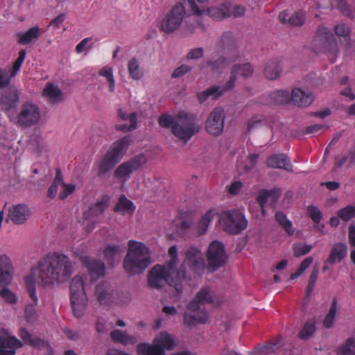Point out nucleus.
<instances>
[{
    "label": "nucleus",
    "instance_id": "obj_1",
    "mask_svg": "<svg viewBox=\"0 0 355 355\" xmlns=\"http://www.w3.org/2000/svg\"><path fill=\"white\" fill-rule=\"evenodd\" d=\"M73 273L72 263L69 258L60 252H49L42 257L37 265L31 268V273L24 277V284L31 303L25 308L28 315L38 303L36 295V282L44 287L53 286L55 283H64Z\"/></svg>",
    "mask_w": 355,
    "mask_h": 355
},
{
    "label": "nucleus",
    "instance_id": "obj_2",
    "mask_svg": "<svg viewBox=\"0 0 355 355\" xmlns=\"http://www.w3.org/2000/svg\"><path fill=\"white\" fill-rule=\"evenodd\" d=\"M157 123L160 127L170 129L176 138L185 144L200 130L196 116L184 112L175 116L162 114L158 117Z\"/></svg>",
    "mask_w": 355,
    "mask_h": 355
},
{
    "label": "nucleus",
    "instance_id": "obj_3",
    "mask_svg": "<svg viewBox=\"0 0 355 355\" xmlns=\"http://www.w3.org/2000/svg\"><path fill=\"white\" fill-rule=\"evenodd\" d=\"M186 277V270L183 267L178 270L169 269L166 265L154 266L149 271L148 282L150 287L159 288L168 284L173 287L178 294L182 292V282Z\"/></svg>",
    "mask_w": 355,
    "mask_h": 355
},
{
    "label": "nucleus",
    "instance_id": "obj_4",
    "mask_svg": "<svg viewBox=\"0 0 355 355\" xmlns=\"http://www.w3.org/2000/svg\"><path fill=\"white\" fill-rule=\"evenodd\" d=\"M128 251L123 261L125 271L129 275L143 272L151 263L149 249L143 243L130 240Z\"/></svg>",
    "mask_w": 355,
    "mask_h": 355
},
{
    "label": "nucleus",
    "instance_id": "obj_5",
    "mask_svg": "<svg viewBox=\"0 0 355 355\" xmlns=\"http://www.w3.org/2000/svg\"><path fill=\"white\" fill-rule=\"evenodd\" d=\"M253 67L250 63L243 64H235L232 67L230 72L229 81L222 86L212 85L202 92L197 94L198 101L200 103L206 101L209 97L213 99H217L221 96L225 92L232 90L234 87L237 76L248 77L252 75Z\"/></svg>",
    "mask_w": 355,
    "mask_h": 355
},
{
    "label": "nucleus",
    "instance_id": "obj_6",
    "mask_svg": "<svg viewBox=\"0 0 355 355\" xmlns=\"http://www.w3.org/2000/svg\"><path fill=\"white\" fill-rule=\"evenodd\" d=\"M130 141L131 137L128 135L117 139L112 144L100 162L98 171L99 177L112 171L120 162L123 153L128 148Z\"/></svg>",
    "mask_w": 355,
    "mask_h": 355
},
{
    "label": "nucleus",
    "instance_id": "obj_7",
    "mask_svg": "<svg viewBox=\"0 0 355 355\" xmlns=\"http://www.w3.org/2000/svg\"><path fill=\"white\" fill-rule=\"evenodd\" d=\"M70 302L73 315L76 318L82 317L87 305V298L85 291L84 280L81 276H75L71 282Z\"/></svg>",
    "mask_w": 355,
    "mask_h": 355
},
{
    "label": "nucleus",
    "instance_id": "obj_8",
    "mask_svg": "<svg viewBox=\"0 0 355 355\" xmlns=\"http://www.w3.org/2000/svg\"><path fill=\"white\" fill-rule=\"evenodd\" d=\"M313 48L315 53H325L332 57L336 55L337 42L330 28L324 26L318 27L313 40Z\"/></svg>",
    "mask_w": 355,
    "mask_h": 355
},
{
    "label": "nucleus",
    "instance_id": "obj_9",
    "mask_svg": "<svg viewBox=\"0 0 355 355\" xmlns=\"http://www.w3.org/2000/svg\"><path fill=\"white\" fill-rule=\"evenodd\" d=\"M218 221L225 232L234 234H239L248 225L245 216L236 209L220 212L218 215Z\"/></svg>",
    "mask_w": 355,
    "mask_h": 355
},
{
    "label": "nucleus",
    "instance_id": "obj_10",
    "mask_svg": "<svg viewBox=\"0 0 355 355\" xmlns=\"http://www.w3.org/2000/svg\"><path fill=\"white\" fill-rule=\"evenodd\" d=\"M187 15L185 7L182 3L174 5L162 20L160 30L165 33H172L182 25Z\"/></svg>",
    "mask_w": 355,
    "mask_h": 355
},
{
    "label": "nucleus",
    "instance_id": "obj_11",
    "mask_svg": "<svg viewBox=\"0 0 355 355\" xmlns=\"http://www.w3.org/2000/svg\"><path fill=\"white\" fill-rule=\"evenodd\" d=\"M40 119L38 106L31 102L21 105L17 114L16 124L22 128H30L36 125Z\"/></svg>",
    "mask_w": 355,
    "mask_h": 355
},
{
    "label": "nucleus",
    "instance_id": "obj_12",
    "mask_svg": "<svg viewBox=\"0 0 355 355\" xmlns=\"http://www.w3.org/2000/svg\"><path fill=\"white\" fill-rule=\"evenodd\" d=\"M207 257L211 271L223 266L227 260L224 245L218 241H212L209 245Z\"/></svg>",
    "mask_w": 355,
    "mask_h": 355
},
{
    "label": "nucleus",
    "instance_id": "obj_13",
    "mask_svg": "<svg viewBox=\"0 0 355 355\" xmlns=\"http://www.w3.org/2000/svg\"><path fill=\"white\" fill-rule=\"evenodd\" d=\"M225 114L222 107H215L205 121L206 131L213 136L220 135L224 129Z\"/></svg>",
    "mask_w": 355,
    "mask_h": 355
},
{
    "label": "nucleus",
    "instance_id": "obj_14",
    "mask_svg": "<svg viewBox=\"0 0 355 355\" xmlns=\"http://www.w3.org/2000/svg\"><path fill=\"white\" fill-rule=\"evenodd\" d=\"M146 162V158L143 153L135 155L120 164L114 171V176L126 180L134 171L138 170Z\"/></svg>",
    "mask_w": 355,
    "mask_h": 355
},
{
    "label": "nucleus",
    "instance_id": "obj_15",
    "mask_svg": "<svg viewBox=\"0 0 355 355\" xmlns=\"http://www.w3.org/2000/svg\"><path fill=\"white\" fill-rule=\"evenodd\" d=\"M205 304H219V300L209 287L201 288L194 299L188 304L187 308L188 311L195 313L200 310V305Z\"/></svg>",
    "mask_w": 355,
    "mask_h": 355
},
{
    "label": "nucleus",
    "instance_id": "obj_16",
    "mask_svg": "<svg viewBox=\"0 0 355 355\" xmlns=\"http://www.w3.org/2000/svg\"><path fill=\"white\" fill-rule=\"evenodd\" d=\"M218 51L228 53L230 56L239 59L240 54L238 51L237 42L230 31L224 32L216 44Z\"/></svg>",
    "mask_w": 355,
    "mask_h": 355
},
{
    "label": "nucleus",
    "instance_id": "obj_17",
    "mask_svg": "<svg viewBox=\"0 0 355 355\" xmlns=\"http://www.w3.org/2000/svg\"><path fill=\"white\" fill-rule=\"evenodd\" d=\"M185 257L190 269L196 274L202 273L205 270V260L200 250L190 247L185 252Z\"/></svg>",
    "mask_w": 355,
    "mask_h": 355
},
{
    "label": "nucleus",
    "instance_id": "obj_18",
    "mask_svg": "<svg viewBox=\"0 0 355 355\" xmlns=\"http://www.w3.org/2000/svg\"><path fill=\"white\" fill-rule=\"evenodd\" d=\"M0 96L2 109L6 112L15 109L19 101L18 91L14 87L0 90Z\"/></svg>",
    "mask_w": 355,
    "mask_h": 355
},
{
    "label": "nucleus",
    "instance_id": "obj_19",
    "mask_svg": "<svg viewBox=\"0 0 355 355\" xmlns=\"http://www.w3.org/2000/svg\"><path fill=\"white\" fill-rule=\"evenodd\" d=\"M22 346L23 343L15 336L0 334V355H15L17 349Z\"/></svg>",
    "mask_w": 355,
    "mask_h": 355
},
{
    "label": "nucleus",
    "instance_id": "obj_20",
    "mask_svg": "<svg viewBox=\"0 0 355 355\" xmlns=\"http://www.w3.org/2000/svg\"><path fill=\"white\" fill-rule=\"evenodd\" d=\"M13 273L10 259L6 254L0 255V286H8L12 280Z\"/></svg>",
    "mask_w": 355,
    "mask_h": 355
},
{
    "label": "nucleus",
    "instance_id": "obj_21",
    "mask_svg": "<svg viewBox=\"0 0 355 355\" xmlns=\"http://www.w3.org/2000/svg\"><path fill=\"white\" fill-rule=\"evenodd\" d=\"M291 101L290 92L287 90H277L263 95L260 102L267 105H282Z\"/></svg>",
    "mask_w": 355,
    "mask_h": 355
},
{
    "label": "nucleus",
    "instance_id": "obj_22",
    "mask_svg": "<svg viewBox=\"0 0 355 355\" xmlns=\"http://www.w3.org/2000/svg\"><path fill=\"white\" fill-rule=\"evenodd\" d=\"M110 198L107 195L103 196L96 202L90 206L89 209L83 213L84 220H90L96 218L103 214L108 207Z\"/></svg>",
    "mask_w": 355,
    "mask_h": 355
},
{
    "label": "nucleus",
    "instance_id": "obj_23",
    "mask_svg": "<svg viewBox=\"0 0 355 355\" xmlns=\"http://www.w3.org/2000/svg\"><path fill=\"white\" fill-rule=\"evenodd\" d=\"M266 165L269 168L284 169L288 172H293V165L290 159L284 153L273 154L266 160Z\"/></svg>",
    "mask_w": 355,
    "mask_h": 355
},
{
    "label": "nucleus",
    "instance_id": "obj_24",
    "mask_svg": "<svg viewBox=\"0 0 355 355\" xmlns=\"http://www.w3.org/2000/svg\"><path fill=\"white\" fill-rule=\"evenodd\" d=\"M30 215L29 208L23 204H18L9 209L8 217L16 225L24 223Z\"/></svg>",
    "mask_w": 355,
    "mask_h": 355
},
{
    "label": "nucleus",
    "instance_id": "obj_25",
    "mask_svg": "<svg viewBox=\"0 0 355 355\" xmlns=\"http://www.w3.org/2000/svg\"><path fill=\"white\" fill-rule=\"evenodd\" d=\"M279 19L284 24L301 26L305 22V12L302 10H297L290 15L288 11L284 10L279 12Z\"/></svg>",
    "mask_w": 355,
    "mask_h": 355
},
{
    "label": "nucleus",
    "instance_id": "obj_26",
    "mask_svg": "<svg viewBox=\"0 0 355 355\" xmlns=\"http://www.w3.org/2000/svg\"><path fill=\"white\" fill-rule=\"evenodd\" d=\"M89 275L92 282H96L105 275V266L101 260L87 259L85 261Z\"/></svg>",
    "mask_w": 355,
    "mask_h": 355
},
{
    "label": "nucleus",
    "instance_id": "obj_27",
    "mask_svg": "<svg viewBox=\"0 0 355 355\" xmlns=\"http://www.w3.org/2000/svg\"><path fill=\"white\" fill-rule=\"evenodd\" d=\"M19 336L25 344L28 345L38 349H46L50 345L49 343L37 336H33L32 334L25 328H22L19 331Z\"/></svg>",
    "mask_w": 355,
    "mask_h": 355
},
{
    "label": "nucleus",
    "instance_id": "obj_28",
    "mask_svg": "<svg viewBox=\"0 0 355 355\" xmlns=\"http://www.w3.org/2000/svg\"><path fill=\"white\" fill-rule=\"evenodd\" d=\"M281 196V191L278 188H273L270 190L261 191L257 198V200L261 208L263 214H265L264 205L270 202L271 204H275Z\"/></svg>",
    "mask_w": 355,
    "mask_h": 355
},
{
    "label": "nucleus",
    "instance_id": "obj_29",
    "mask_svg": "<svg viewBox=\"0 0 355 355\" xmlns=\"http://www.w3.org/2000/svg\"><path fill=\"white\" fill-rule=\"evenodd\" d=\"M347 254V245L344 243H336L331 248L330 254L327 259V263H329L330 266H333L336 262L342 261Z\"/></svg>",
    "mask_w": 355,
    "mask_h": 355
},
{
    "label": "nucleus",
    "instance_id": "obj_30",
    "mask_svg": "<svg viewBox=\"0 0 355 355\" xmlns=\"http://www.w3.org/2000/svg\"><path fill=\"white\" fill-rule=\"evenodd\" d=\"M40 35V28L38 26H33L26 32L17 34V42L21 45H27L37 41Z\"/></svg>",
    "mask_w": 355,
    "mask_h": 355
},
{
    "label": "nucleus",
    "instance_id": "obj_31",
    "mask_svg": "<svg viewBox=\"0 0 355 355\" xmlns=\"http://www.w3.org/2000/svg\"><path fill=\"white\" fill-rule=\"evenodd\" d=\"M291 100L299 107H307L313 102V97L311 94H307L301 89L295 88L293 89Z\"/></svg>",
    "mask_w": 355,
    "mask_h": 355
},
{
    "label": "nucleus",
    "instance_id": "obj_32",
    "mask_svg": "<svg viewBox=\"0 0 355 355\" xmlns=\"http://www.w3.org/2000/svg\"><path fill=\"white\" fill-rule=\"evenodd\" d=\"M334 32L338 36L342 46L347 49L351 46V28L345 24H337L334 27Z\"/></svg>",
    "mask_w": 355,
    "mask_h": 355
},
{
    "label": "nucleus",
    "instance_id": "obj_33",
    "mask_svg": "<svg viewBox=\"0 0 355 355\" xmlns=\"http://www.w3.org/2000/svg\"><path fill=\"white\" fill-rule=\"evenodd\" d=\"M200 10L202 12L200 15L207 13L215 20L230 17V4L228 3H223L219 7H211L207 10Z\"/></svg>",
    "mask_w": 355,
    "mask_h": 355
},
{
    "label": "nucleus",
    "instance_id": "obj_34",
    "mask_svg": "<svg viewBox=\"0 0 355 355\" xmlns=\"http://www.w3.org/2000/svg\"><path fill=\"white\" fill-rule=\"evenodd\" d=\"M282 67L277 59L269 60L265 67L264 75L268 80H275L279 77Z\"/></svg>",
    "mask_w": 355,
    "mask_h": 355
},
{
    "label": "nucleus",
    "instance_id": "obj_35",
    "mask_svg": "<svg viewBox=\"0 0 355 355\" xmlns=\"http://www.w3.org/2000/svg\"><path fill=\"white\" fill-rule=\"evenodd\" d=\"M138 355H165L164 350L155 341L153 345L140 343L137 347Z\"/></svg>",
    "mask_w": 355,
    "mask_h": 355
},
{
    "label": "nucleus",
    "instance_id": "obj_36",
    "mask_svg": "<svg viewBox=\"0 0 355 355\" xmlns=\"http://www.w3.org/2000/svg\"><path fill=\"white\" fill-rule=\"evenodd\" d=\"M208 317L207 313L200 311L198 315L185 312L184 314V322L190 329L194 327L198 324H205L207 321Z\"/></svg>",
    "mask_w": 355,
    "mask_h": 355
},
{
    "label": "nucleus",
    "instance_id": "obj_37",
    "mask_svg": "<svg viewBox=\"0 0 355 355\" xmlns=\"http://www.w3.org/2000/svg\"><path fill=\"white\" fill-rule=\"evenodd\" d=\"M95 295L101 304H107L112 296L110 286L106 283H102L96 286Z\"/></svg>",
    "mask_w": 355,
    "mask_h": 355
},
{
    "label": "nucleus",
    "instance_id": "obj_38",
    "mask_svg": "<svg viewBox=\"0 0 355 355\" xmlns=\"http://www.w3.org/2000/svg\"><path fill=\"white\" fill-rule=\"evenodd\" d=\"M123 248L119 245H108L103 250V255L106 261L113 265L116 259L119 258Z\"/></svg>",
    "mask_w": 355,
    "mask_h": 355
},
{
    "label": "nucleus",
    "instance_id": "obj_39",
    "mask_svg": "<svg viewBox=\"0 0 355 355\" xmlns=\"http://www.w3.org/2000/svg\"><path fill=\"white\" fill-rule=\"evenodd\" d=\"M110 337L113 342H119L123 345H134L137 341L136 336L128 335L119 329L112 331L110 333Z\"/></svg>",
    "mask_w": 355,
    "mask_h": 355
},
{
    "label": "nucleus",
    "instance_id": "obj_40",
    "mask_svg": "<svg viewBox=\"0 0 355 355\" xmlns=\"http://www.w3.org/2000/svg\"><path fill=\"white\" fill-rule=\"evenodd\" d=\"M237 60L233 56H229L228 58L221 56L216 60L207 61V64L213 71H219L225 69L231 62H235Z\"/></svg>",
    "mask_w": 355,
    "mask_h": 355
},
{
    "label": "nucleus",
    "instance_id": "obj_41",
    "mask_svg": "<svg viewBox=\"0 0 355 355\" xmlns=\"http://www.w3.org/2000/svg\"><path fill=\"white\" fill-rule=\"evenodd\" d=\"M216 214L215 209H209L202 216L197 225L198 235L200 236L206 233L209 223Z\"/></svg>",
    "mask_w": 355,
    "mask_h": 355
},
{
    "label": "nucleus",
    "instance_id": "obj_42",
    "mask_svg": "<svg viewBox=\"0 0 355 355\" xmlns=\"http://www.w3.org/2000/svg\"><path fill=\"white\" fill-rule=\"evenodd\" d=\"M135 209L134 203L128 199L124 195H122L116 205L114 210L116 212L124 214H132Z\"/></svg>",
    "mask_w": 355,
    "mask_h": 355
},
{
    "label": "nucleus",
    "instance_id": "obj_43",
    "mask_svg": "<svg viewBox=\"0 0 355 355\" xmlns=\"http://www.w3.org/2000/svg\"><path fill=\"white\" fill-rule=\"evenodd\" d=\"M42 96L48 97L53 103L60 100L62 92L59 87L53 83H47L43 90Z\"/></svg>",
    "mask_w": 355,
    "mask_h": 355
},
{
    "label": "nucleus",
    "instance_id": "obj_44",
    "mask_svg": "<svg viewBox=\"0 0 355 355\" xmlns=\"http://www.w3.org/2000/svg\"><path fill=\"white\" fill-rule=\"evenodd\" d=\"M154 341L159 346H161L163 348V350H172L175 347V343H174L173 338L169 334L166 332L160 333Z\"/></svg>",
    "mask_w": 355,
    "mask_h": 355
},
{
    "label": "nucleus",
    "instance_id": "obj_45",
    "mask_svg": "<svg viewBox=\"0 0 355 355\" xmlns=\"http://www.w3.org/2000/svg\"><path fill=\"white\" fill-rule=\"evenodd\" d=\"M193 219L187 213H180L178 221L176 222L175 226L177 231L183 233L184 231L190 229L193 225Z\"/></svg>",
    "mask_w": 355,
    "mask_h": 355
},
{
    "label": "nucleus",
    "instance_id": "obj_46",
    "mask_svg": "<svg viewBox=\"0 0 355 355\" xmlns=\"http://www.w3.org/2000/svg\"><path fill=\"white\" fill-rule=\"evenodd\" d=\"M128 70L130 76L134 80H139L142 76L143 72L140 69L138 60L133 58H131L128 63Z\"/></svg>",
    "mask_w": 355,
    "mask_h": 355
},
{
    "label": "nucleus",
    "instance_id": "obj_47",
    "mask_svg": "<svg viewBox=\"0 0 355 355\" xmlns=\"http://www.w3.org/2000/svg\"><path fill=\"white\" fill-rule=\"evenodd\" d=\"M98 75L106 78L109 84V91L113 92L115 89V80L113 76V69L112 67L105 66L98 71Z\"/></svg>",
    "mask_w": 355,
    "mask_h": 355
},
{
    "label": "nucleus",
    "instance_id": "obj_48",
    "mask_svg": "<svg viewBox=\"0 0 355 355\" xmlns=\"http://www.w3.org/2000/svg\"><path fill=\"white\" fill-rule=\"evenodd\" d=\"M355 339L354 338H349L345 341V343L338 349V355H355Z\"/></svg>",
    "mask_w": 355,
    "mask_h": 355
},
{
    "label": "nucleus",
    "instance_id": "obj_49",
    "mask_svg": "<svg viewBox=\"0 0 355 355\" xmlns=\"http://www.w3.org/2000/svg\"><path fill=\"white\" fill-rule=\"evenodd\" d=\"M128 121L130 122V125L128 124H118L116 128L118 130H121L122 132H129L132 131L137 128V114L135 112H132L128 116Z\"/></svg>",
    "mask_w": 355,
    "mask_h": 355
},
{
    "label": "nucleus",
    "instance_id": "obj_50",
    "mask_svg": "<svg viewBox=\"0 0 355 355\" xmlns=\"http://www.w3.org/2000/svg\"><path fill=\"white\" fill-rule=\"evenodd\" d=\"M337 216L343 221L347 222L355 217V206L347 205L337 211Z\"/></svg>",
    "mask_w": 355,
    "mask_h": 355
},
{
    "label": "nucleus",
    "instance_id": "obj_51",
    "mask_svg": "<svg viewBox=\"0 0 355 355\" xmlns=\"http://www.w3.org/2000/svg\"><path fill=\"white\" fill-rule=\"evenodd\" d=\"M283 344L282 337H277L276 342L268 343L266 345H262L259 348V352L261 354H270L275 352Z\"/></svg>",
    "mask_w": 355,
    "mask_h": 355
},
{
    "label": "nucleus",
    "instance_id": "obj_52",
    "mask_svg": "<svg viewBox=\"0 0 355 355\" xmlns=\"http://www.w3.org/2000/svg\"><path fill=\"white\" fill-rule=\"evenodd\" d=\"M336 310L337 300L336 298H334L332 301L329 311L323 321V325L326 328H330L332 327L336 316Z\"/></svg>",
    "mask_w": 355,
    "mask_h": 355
},
{
    "label": "nucleus",
    "instance_id": "obj_53",
    "mask_svg": "<svg viewBox=\"0 0 355 355\" xmlns=\"http://www.w3.org/2000/svg\"><path fill=\"white\" fill-rule=\"evenodd\" d=\"M315 331V323L313 322H307L298 333V337L302 340H306L312 336Z\"/></svg>",
    "mask_w": 355,
    "mask_h": 355
},
{
    "label": "nucleus",
    "instance_id": "obj_54",
    "mask_svg": "<svg viewBox=\"0 0 355 355\" xmlns=\"http://www.w3.org/2000/svg\"><path fill=\"white\" fill-rule=\"evenodd\" d=\"M168 255L170 256L171 259L165 265L168 266L171 270H178L179 268H177L178 262V248L176 245H173L169 248Z\"/></svg>",
    "mask_w": 355,
    "mask_h": 355
},
{
    "label": "nucleus",
    "instance_id": "obj_55",
    "mask_svg": "<svg viewBox=\"0 0 355 355\" xmlns=\"http://www.w3.org/2000/svg\"><path fill=\"white\" fill-rule=\"evenodd\" d=\"M26 51L22 49L19 53V56L13 63L12 68L10 70V76L15 77L20 70L21 65L26 58Z\"/></svg>",
    "mask_w": 355,
    "mask_h": 355
},
{
    "label": "nucleus",
    "instance_id": "obj_56",
    "mask_svg": "<svg viewBox=\"0 0 355 355\" xmlns=\"http://www.w3.org/2000/svg\"><path fill=\"white\" fill-rule=\"evenodd\" d=\"M0 297H1L6 302L10 304H15L17 302V295L10 289L6 287L0 290Z\"/></svg>",
    "mask_w": 355,
    "mask_h": 355
},
{
    "label": "nucleus",
    "instance_id": "obj_57",
    "mask_svg": "<svg viewBox=\"0 0 355 355\" xmlns=\"http://www.w3.org/2000/svg\"><path fill=\"white\" fill-rule=\"evenodd\" d=\"M10 70L7 69H0V90L6 89L10 83L11 78Z\"/></svg>",
    "mask_w": 355,
    "mask_h": 355
},
{
    "label": "nucleus",
    "instance_id": "obj_58",
    "mask_svg": "<svg viewBox=\"0 0 355 355\" xmlns=\"http://www.w3.org/2000/svg\"><path fill=\"white\" fill-rule=\"evenodd\" d=\"M307 212L309 217L311 218L314 223H320L322 218V214L317 207L313 205L308 206Z\"/></svg>",
    "mask_w": 355,
    "mask_h": 355
},
{
    "label": "nucleus",
    "instance_id": "obj_59",
    "mask_svg": "<svg viewBox=\"0 0 355 355\" xmlns=\"http://www.w3.org/2000/svg\"><path fill=\"white\" fill-rule=\"evenodd\" d=\"M318 268H315L311 273V275H310V277L309 279V283H308L307 287L306 288V293L307 296L311 295V293H312V291L314 288V286L315 285L316 281L318 279Z\"/></svg>",
    "mask_w": 355,
    "mask_h": 355
},
{
    "label": "nucleus",
    "instance_id": "obj_60",
    "mask_svg": "<svg viewBox=\"0 0 355 355\" xmlns=\"http://www.w3.org/2000/svg\"><path fill=\"white\" fill-rule=\"evenodd\" d=\"M313 246L310 244L295 245L293 249L294 256L296 257L307 254L312 250Z\"/></svg>",
    "mask_w": 355,
    "mask_h": 355
},
{
    "label": "nucleus",
    "instance_id": "obj_61",
    "mask_svg": "<svg viewBox=\"0 0 355 355\" xmlns=\"http://www.w3.org/2000/svg\"><path fill=\"white\" fill-rule=\"evenodd\" d=\"M63 191L59 195V199L64 200L75 191V185L62 182Z\"/></svg>",
    "mask_w": 355,
    "mask_h": 355
},
{
    "label": "nucleus",
    "instance_id": "obj_62",
    "mask_svg": "<svg viewBox=\"0 0 355 355\" xmlns=\"http://www.w3.org/2000/svg\"><path fill=\"white\" fill-rule=\"evenodd\" d=\"M191 68L187 65V64H182L179 67L176 68L173 73H172V78H176L181 77L184 76V74L187 73L191 71Z\"/></svg>",
    "mask_w": 355,
    "mask_h": 355
},
{
    "label": "nucleus",
    "instance_id": "obj_63",
    "mask_svg": "<svg viewBox=\"0 0 355 355\" xmlns=\"http://www.w3.org/2000/svg\"><path fill=\"white\" fill-rule=\"evenodd\" d=\"M245 8L241 6L236 5L232 7L230 5V17H239L244 15Z\"/></svg>",
    "mask_w": 355,
    "mask_h": 355
},
{
    "label": "nucleus",
    "instance_id": "obj_64",
    "mask_svg": "<svg viewBox=\"0 0 355 355\" xmlns=\"http://www.w3.org/2000/svg\"><path fill=\"white\" fill-rule=\"evenodd\" d=\"M263 121H264V119L261 116L252 117L249 120L248 123V131L250 132L254 128H255L259 125H261L263 124Z\"/></svg>",
    "mask_w": 355,
    "mask_h": 355
}]
</instances>
